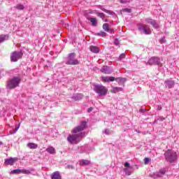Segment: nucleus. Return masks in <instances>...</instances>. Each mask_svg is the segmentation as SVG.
Segmentation results:
<instances>
[{"label": "nucleus", "mask_w": 179, "mask_h": 179, "mask_svg": "<svg viewBox=\"0 0 179 179\" xmlns=\"http://www.w3.org/2000/svg\"><path fill=\"white\" fill-rule=\"evenodd\" d=\"M129 2V0H120L121 3H128Z\"/></svg>", "instance_id": "c9c22d12"}, {"label": "nucleus", "mask_w": 179, "mask_h": 179, "mask_svg": "<svg viewBox=\"0 0 179 179\" xmlns=\"http://www.w3.org/2000/svg\"><path fill=\"white\" fill-rule=\"evenodd\" d=\"M17 160H19L17 157H14V158L10 157L9 159H6L5 164L13 166V164H15V163H16Z\"/></svg>", "instance_id": "ddd939ff"}, {"label": "nucleus", "mask_w": 179, "mask_h": 179, "mask_svg": "<svg viewBox=\"0 0 179 179\" xmlns=\"http://www.w3.org/2000/svg\"><path fill=\"white\" fill-rule=\"evenodd\" d=\"M96 36H101V37H106L107 36V33L101 31L99 33H97Z\"/></svg>", "instance_id": "7c9ffc66"}, {"label": "nucleus", "mask_w": 179, "mask_h": 179, "mask_svg": "<svg viewBox=\"0 0 179 179\" xmlns=\"http://www.w3.org/2000/svg\"><path fill=\"white\" fill-rule=\"evenodd\" d=\"M103 29L105 31H110V27H108V23H105L103 24Z\"/></svg>", "instance_id": "cd10ccee"}, {"label": "nucleus", "mask_w": 179, "mask_h": 179, "mask_svg": "<svg viewBox=\"0 0 179 179\" xmlns=\"http://www.w3.org/2000/svg\"><path fill=\"white\" fill-rule=\"evenodd\" d=\"M103 134H105V135H110L111 134V131H109L108 129H106L103 131Z\"/></svg>", "instance_id": "473e14b6"}, {"label": "nucleus", "mask_w": 179, "mask_h": 179, "mask_svg": "<svg viewBox=\"0 0 179 179\" xmlns=\"http://www.w3.org/2000/svg\"><path fill=\"white\" fill-rule=\"evenodd\" d=\"M87 20H90V22L92 23V26L93 27H97V19L94 17H88Z\"/></svg>", "instance_id": "f3484780"}, {"label": "nucleus", "mask_w": 179, "mask_h": 179, "mask_svg": "<svg viewBox=\"0 0 179 179\" xmlns=\"http://www.w3.org/2000/svg\"><path fill=\"white\" fill-rule=\"evenodd\" d=\"M166 174V170L165 169H161L159 172H156L154 173V178H159L160 177H163Z\"/></svg>", "instance_id": "2eb2a0df"}, {"label": "nucleus", "mask_w": 179, "mask_h": 179, "mask_svg": "<svg viewBox=\"0 0 179 179\" xmlns=\"http://www.w3.org/2000/svg\"><path fill=\"white\" fill-rule=\"evenodd\" d=\"M145 22L148 23V24H152L154 29H159V24L156 22V20L152 18H145Z\"/></svg>", "instance_id": "9d476101"}, {"label": "nucleus", "mask_w": 179, "mask_h": 179, "mask_svg": "<svg viewBox=\"0 0 179 179\" xmlns=\"http://www.w3.org/2000/svg\"><path fill=\"white\" fill-rule=\"evenodd\" d=\"M140 113H145V111H146V108H141L140 110H139Z\"/></svg>", "instance_id": "4c0bfd02"}, {"label": "nucleus", "mask_w": 179, "mask_h": 179, "mask_svg": "<svg viewBox=\"0 0 179 179\" xmlns=\"http://www.w3.org/2000/svg\"><path fill=\"white\" fill-rule=\"evenodd\" d=\"M125 52L124 53H122L120 57H119V61H122V59H124V58H125Z\"/></svg>", "instance_id": "72a5a7b5"}, {"label": "nucleus", "mask_w": 179, "mask_h": 179, "mask_svg": "<svg viewBox=\"0 0 179 179\" xmlns=\"http://www.w3.org/2000/svg\"><path fill=\"white\" fill-rule=\"evenodd\" d=\"M46 152H48V153H50V155H54V153H55V148H54L53 147H48L46 149Z\"/></svg>", "instance_id": "393cba45"}, {"label": "nucleus", "mask_w": 179, "mask_h": 179, "mask_svg": "<svg viewBox=\"0 0 179 179\" xmlns=\"http://www.w3.org/2000/svg\"><path fill=\"white\" fill-rule=\"evenodd\" d=\"M31 172H30V171L27 170V169H21V174H27V176H29V174H30Z\"/></svg>", "instance_id": "c85d7f7f"}, {"label": "nucleus", "mask_w": 179, "mask_h": 179, "mask_svg": "<svg viewBox=\"0 0 179 179\" xmlns=\"http://www.w3.org/2000/svg\"><path fill=\"white\" fill-rule=\"evenodd\" d=\"M23 57V52L15 51L10 55L11 62H17Z\"/></svg>", "instance_id": "0eeeda50"}, {"label": "nucleus", "mask_w": 179, "mask_h": 179, "mask_svg": "<svg viewBox=\"0 0 179 179\" xmlns=\"http://www.w3.org/2000/svg\"><path fill=\"white\" fill-rule=\"evenodd\" d=\"M124 12H127V13H131V8H124Z\"/></svg>", "instance_id": "e433bc0d"}, {"label": "nucleus", "mask_w": 179, "mask_h": 179, "mask_svg": "<svg viewBox=\"0 0 179 179\" xmlns=\"http://www.w3.org/2000/svg\"><path fill=\"white\" fill-rule=\"evenodd\" d=\"M101 80H102V82H104L105 83L108 82H114V80H115V78L110 77V76H106V77L102 76L101 78Z\"/></svg>", "instance_id": "4468645a"}, {"label": "nucleus", "mask_w": 179, "mask_h": 179, "mask_svg": "<svg viewBox=\"0 0 179 179\" xmlns=\"http://www.w3.org/2000/svg\"><path fill=\"white\" fill-rule=\"evenodd\" d=\"M17 129H19V127H17V129H15V130L13 131V134H15V132H16V131H17Z\"/></svg>", "instance_id": "37998d69"}, {"label": "nucleus", "mask_w": 179, "mask_h": 179, "mask_svg": "<svg viewBox=\"0 0 179 179\" xmlns=\"http://www.w3.org/2000/svg\"><path fill=\"white\" fill-rule=\"evenodd\" d=\"M115 80H116L119 85H124V82H127L125 78H117L116 79L115 78Z\"/></svg>", "instance_id": "aec40b11"}, {"label": "nucleus", "mask_w": 179, "mask_h": 179, "mask_svg": "<svg viewBox=\"0 0 179 179\" xmlns=\"http://www.w3.org/2000/svg\"><path fill=\"white\" fill-rule=\"evenodd\" d=\"M94 90L97 93L99 97H102V96H106L108 92L107 87L101 85H95Z\"/></svg>", "instance_id": "20e7f679"}, {"label": "nucleus", "mask_w": 179, "mask_h": 179, "mask_svg": "<svg viewBox=\"0 0 179 179\" xmlns=\"http://www.w3.org/2000/svg\"><path fill=\"white\" fill-rule=\"evenodd\" d=\"M138 29L141 34H152V29H150V27H149V26L147 24H140L138 27Z\"/></svg>", "instance_id": "423d86ee"}, {"label": "nucleus", "mask_w": 179, "mask_h": 179, "mask_svg": "<svg viewBox=\"0 0 179 179\" xmlns=\"http://www.w3.org/2000/svg\"><path fill=\"white\" fill-rule=\"evenodd\" d=\"M51 178L52 179H62V176H61V173H59V171H57L52 173Z\"/></svg>", "instance_id": "dca6fc26"}, {"label": "nucleus", "mask_w": 179, "mask_h": 179, "mask_svg": "<svg viewBox=\"0 0 179 179\" xmlns=\"http://www.w3.org/2000/svg\"><path fill=\"white\" fill-rule=\"evenodd\" d=\"M90 164V161L87 159L80 160V166H89Z\"/></svg>", "instance_id": "412c9836"}, {"label": "nucleus", "mask_w": 179, "mask_h": 179, "mask_svg": "<svg viewBox=\"0 0 179 179\" xmlns=\"http://www.w3.org/2000/svg\"><path fill=\"white\" fill-rule=\"evenodd\" d=\"M73 99L77 101V100H82L83 99V94H77L73 96Z\"/></svg>", "instance_id": "b1692460"}, {"label": "nucleus", "mask_w": 179, "mask_h": 179, "mask_svg": "<svg viewBox=\"0 0 179 179\" xmlns=\"http://www.w3.org/2000/svg\"><path fill=\"white\" fill-rule=\"evenodd\" d=\"M150 160V159L149 158H145V159H144V163H145V164H148Z\"/></svg>", "instance_id": "f704fd0d"}, {"label": "nucleus", "mask_w": 179, "mask_h": 179, "mask_svg": "<svg viewBox=\"0 0 179 179\" xmlns=\"http://www.w3.org/2000/svg\"><path fill=\"white\" fill-rule=\"evenodd\" d=\"M101 72H102V73H105L106 75H110V73H113V68L107 66H103L101 69Z\"/></svg>", "instance_id": "f8f14e48"}, {"label": "nucleus", "mask_w": 179, "mask_h": 179, "mask_svg": "<svg viewBox=\"0 0 179 179\" xmlns=\"http://www.w3.org/2000/svg\"><path fill=\"white\" fill-rule=\"evenodd\" d=\"M90 50L92 52H94V54H97L100 52V49L97 46L91 45L90 47Z\"/></svg>", "instance_id": "6ab92c4d"}, {"label": "nucleus", "mask_w": 179, "mask_h": 179, "mask_svg": "<svg viewBox=\"0 0 179 179\" xmlns=\"http://www.w3.org/2000/svg\"><path fill=\"white\" fill-rule=\"evenodd\" d=\"M115 44L116 45H118V44H120V42L118 41V39H115Z\"/></svg>", "instance_id": "58836bf2"}, {"label": "nucleus", "mask_w": 179, "mask_h": 179, "mask_svg": "<svg viewBox=\"0 0 179 179\" xmlns=\"http://www.w3.org/2000/svg\"><path fill=\"white\" fill-rule=\"evenodd\" d=\"M99 9H101V10H103V12H105L106 13H108V15H114V12L111 11L110 10H107L104 8H103L101 6H98Z\"/></svg>", "instance_id": "a211bd4d"}, {"label": "nucleus", "mask_w": 179, "mask_h": 179, "mask_svg": "<svg viewBox=\"0 0 179 179\" xmlns=\"http://www.w3.org/2000/svg\"><path fill=\"white\" fill-rule=\"evenodd\" d=\"M160 121H164V117H161Z\"/></svg>", "instance_id": "79ce46f5"}, {"label": "nucleus", "mask_w": 179, "mask_h": 179, "mask_svg": "<svg viewBox=\"0 0 179 179\" xmlns=\"http://www.w3.org/2000/svg\"><path fill=\"white\" fill-rule=\"evenodd\" d=\"M16 9H17L18 10H23V9H24V6L22 5V4H18L16 6Z\"/></svg>", "instance_id": "2f4dec72"}, {"label": "nucleus", "mask_w": 179, "mask_h": 179, "mask_svg": "<svg viewBox=\"0 0 179 179\" xmlns=\"http://www.w3.org/2000/svg\"><path fill=\"white\" fill-rule=\"evenodd\" d=\"M20 81V78L13 77L12 79L8 80L7 84L8 87H9V89H15V87H17V86H19Z\"/></svg>", "instance_id": "39448f33"}, {"label": "nucleus", "mask_w": 179, "mask_h": 179, "mask_svg": "<svg viewBox=\"0 0 179 179\" xmlns=\"http://www.w3.org/2000/svg\"><path fill=\"white\" fill-rule=\"evenodd\" d=\"M112 93H118V92H122V88L120 87H112Z\"/></svg>", "instance_id": "4be33fe9"}, {"label": "nucleus", "mask_w": 179, "mask_h": 179, "mask_svg": "<svg viewBox=\"0 0 179 179\" xmlns=\"http://www.w3.org/2000/svg\"><path fill=\"white\" fill-rule=\"evenodd\" d=\"M165 160L169 163H174V162L177 161L178 156L177 155V152L171 150H166L164 154Z\"/></svg>", "instance_id": "f03ea898"}, {"label": "nucleus", "mask_w": 179, "mask_h": 179, "mask_svg": "<svg viewBox=\"0 0 179 179\" xmlns=\"http://www.w3.org/2000/svg\"><path fill=\"white\" fill-rule=\"evenodd\" d=\"M105 22H107V20H105Z\"/></svg>", "instance_id": "a18cd8bd"}, {"label": "nucleus", "mask_w": 179, "mask_h": 179, "mask_svg": "<svg viewBox=\"0 0 179 179\" xmlns=\"http://www.w3.org/2000/svg\"><path fill=\"white\" fill-rule=\"evenodd\" d=\"M124 168L123 171L125 173L126 176H131L134 173V167L129 165V163L125 162Z\"/></svg>", "instance_id": "1a4fd4ad"}, {"label": "nucleus", "mask_w": 179, "mask_h": 179, "mask_svg": "<svg viewBox=\"0 0 179 179\" xmlns=\"http://www.w3.org/2000/svg\"><path fill=\"white\" fill-rule=\"evenodd\" d=\"M10 173L11 174H22V169H14Z\"/></svg>", "instance_id": "bb28decb"}, {"label": "nucleus", "mask_w": 179, "mask_h": 179, "mask_svg": "<svg viewBox=\"0 0 179 179\" xmlns=\"http://www.w3.org/2000/svg\"><path fill=\"white\" fill-rule=\"evenodd\" d=\"M157 109L158 110H162V106H159Z\"/></svg>", "instance_id": "a19ab883"}, {"label": "nucleus", "mask_w": 179, "mask_h": 179, "mask_svg": "<svg viewBox=\"0 0 179 179\" xmlns=\"http://www.w3.org/2000/svg\"><path fill=\"white\" fill-rule=\"evenodd\" d=\"M92 111H93V108H89L87 110L88 113H92Z\"/></svg>", "instance_id": "ea45409f"}, {"label": "nucleus", "mask_w": 179, "mask_h": 179, "mask_svg": "<svg viewBox=\"0 0 179 179\" xmlns=\"http://www.w3.org/2000/svg\"><path fill=\"white\" fill-rule=\"evenodd\" d=\"M97 16L98 17H101L102 20H104V18L106 17V15H104L103 13H97Z\"/></svg>", "instance_id": "c756f323"}, {"label": "nucleus", "mask_w": 179, "mask_h": 179, "mask_svg": "<svg viewBox=\"0 0 179 179\" xmlns=\"http://www.w3.org/2000/svg\"><path fill=\"white\" fill-rule=\"evenodd\" d=\"M90 14H92V13H93V12H90Z\"/></svg>", "instance_id": "c03bdc74"}, {"label": "nucleus", "mask_w": 179, "mask_h": 179, "mask_svg": "<svg viewBox=\"0 0 179 179\" xmlns=\"http://www.w3.org/2000/svg\"><path fill=\"white\" fill-rule=\"evenodd\" d=\"M66 65H79V60L76 59V55L74 52L68 55L66 59Z\"/></svg>", "instance_id": "7ed1b4c3"}, {"label": "nucleus", "mask_w": 179, "mask_h": 179, "mask_svg": "<svg viewBox=\"0 0 179 179\" xmlns=\"http://www.w3.org/2000/svg\"><path fill=\"white\" fill-rule=\"evenodd\" d=\"M86 122H81L79 126L73 129V134H71L68 136L67 141L69 143H78L82 138H85L86 136V133L82 132V131H84L86 129Z\"/></svg>", "instance_id": "f257e3e1"}, {"label": "nucleus", "mask_w": 179, "mask_h": 179, "mask_svg": "<svg viewBox=\"0 0 179 179\" xmlns=\"http://www.w3.org/2000/svg\"><path fill=\"white\" fill-rule=\"evenodd\" d=\"M165 87L168 89H173L176 85V82L173 80L168 79L164 81Z\"/></svg>", "instance_id": "9b49d317"}, {"label": "nucleus", "mask_w": 179, "mask_h": 179, "mask_svg": "<svg viewBox=\"0 0 179 179\" xmlns=\"http://www.w3.org/2000/svg\"><path fill=\"white\" fill-rule=\"evenodd\" d=\"M9 38L8 35H1V43H3V41H6Z\"/></svg>", "instance_id": "a878e982"}, {"label": "nucleus", "mask_w": 179, "mask_h": 179, "mask_svg": "<svg viewBox=\"0 0 179 179\" xmlns=\"http://www.w3.org/2000/svg\"><path fill=\"white\" fill-rule=\"evenodd\" d=\"M27 146L29 149H37V148H38V145L34 143H29Z\"/></svg>", "instance_id": "5701e85b"}, {"label": "nucleus", "mask_w": 179, "mask_h": 179, "mask_svg": "<svg viewBox=\"0 0 179 179\" xmlns=\"http://www.w3.org/2000/svg\"><path fill=\"white\" fill-rule=\"evenodd\" d=\"M148 65H157V66H163V64L160 62V58L157 57H151L148 62Z\"/></svg>", "instance_id": "6e6552de"}]
</instances>
